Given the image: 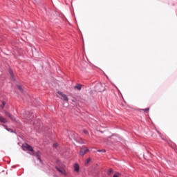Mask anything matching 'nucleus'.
<instances>
[{
    "label": "nucleus",
    "mask_w": 177,
    "mask_h": 177,
    "mask_svg": "<svg viewBox=\"0 0 177 177\" xmlns=\"http://www.w3.org/2000/svg\"><path fill=\"white\" fill-rule=\"evenodd\" d=\"M22 149L24 151H30L29 154L31 156H34V149H32V146H30L28 144L25 143L22 145Z\"/></svg>",
    "instance_id": "nucleus-1"
},
{
    "label": "nucleus",
    "mask_w": 177,
    "mask_h": 177,
    "mask_svg": "<svg viewBox=\"0 0 177 177\" xmlns=\"http://www.w3.org/2000/svg\"><path fill=\"white\" fill-rule=\"evenodd\" d=\"M95 89L96 92H103L104 91V84L102 83H97L95 85Z\"/></svg>",
    "instance_id": "nucleus-2"
},
{
    "label": "nucleus",
    "mask_w": 177,
    "mask_h": 177,
    "mask_svg": "<svg viewBox=\"0 0 177 177\" xmlns=\"http://www.w3.org/2000/svg\"><path fill=\"white\" fill-rule=\"evenodd\" d=\"M89 151V149L86 148V147H83L80 149V151L79 153L80 156H84Z\"/></svg>",
    "instance_id": "nucleus-3"
},
{
    "label": "nucleus",
    "mask_w": 177,
    "mask_h": 177,
    "mask_svg": "<svg viewBox=\"0 0 177 177\" xmlns=\"http://www.w3.org/2000/svg\"><path fill=\"white\" fill-rule=\"evenodd\" d=\"M57 93H58V95H60V96H62L60 97V99H62V100H64L65 102H68V97H67L66 95V94L63 93V92H62V91H58Z\"/></svg>",
    "instance_id": "nucleus-4"
},
{
    "label": "nucleus",
    "mask_w": 177,
    "mask_h": 177,
    "mask_svg": "<svg viewBox=\"0 0 177 177\" xmlns=\"http://www.w3.org/2000/svg\"><path fill=\"white\" fill-rule=\"evenodd\" d=\"M57 171H58V172H59V174H62V175H67V173L66 172V170L63 168H59V167H56Z\"/></svg>",
    "instance_id": "nucleus-5"
},
{
    "label": "nucleus",
    "mask_w": 177,
    "mask_h": 177,
    "mask_svg": "<svg viewBox=\"0 0 177 177\" xmlns=\"http://www.w3.org/2000/svg\"><path fill=\"white\" fill-rule=\"evenodd\" d=\"M4 114L6 117H9V118H10V120H12V121L16 120V118H15V117L13 115H10V113H8L7 111H5Z\"/></svg>",
    "instance_id": "nucleus-6"
},
{
    "label": "nucleus",
    "mask_w": 177,
    "mask_h": 177,
    "mask_svg": "<svg viewBox=\"0 0 177 177\" xmlns=\"http://www.w3.org/2000/svg\"><path fill=\"white\" fill-rule=\"evenodd\" d=\"M9 73L10 75V78L12 81H16V79L15 78V75L13 74V71L10 69Z\"/></svg>",
    "instance_id": "nucleus-7"
},
{
    "label": "nucleus",
    "mask_w": 177,
    "mask_h": 177,
    "mask_svg": "<svg viewBox=\"0 0 177 177\" xmlns=\"http://www.w3.org/2000/svg\"><path fill=\"white\" fill-rule=\"evenodd\" d=\"M74 171H75V172H79V171H80V165H78L77 163H75V164L74 165Z\"/></svg>",
    "instance_id": "nucleus-8"
},
{
    "label": "nucleus",
    "mask_w": 177,
    "mask_h": 177,
    "mask_svg": "<svg viewBox=\"0 0 177 177\" xmlns=\"http://www.w3.org/2000/svg\"><path fill=\"white\" fill-rule=\"evenodd\" d=\"M74 88L77 89V91H81V89H82V86L80 84H77Z\"/></svg>",
    "instance_id": "nucleus-9"
},
{
    "label": "nucleus",
    "mask_w": 177,
    "mask_h": 177,
    "mask_svg": "<svg viewBox=\"0 0 177 177\" xmlns=\"http://www.w3.org/2000/svg\"><path fill=\"white\" fill-rule=\"evenodd\" d=\"M0 122H3V124H6V122H8V120H6V119L3 118L2 116H0Z\"/></svg>",
    "instance_id": "nucleus-10"
},
{
    "label": "nucleus",
    "mask_w": 177,
    "mask_h": 177,
    "mask_svg": "<svg viewBox=\"0 0 177 177\" xmlns=\"http://www.w3.org/2000/svg\"><path fill=\"white\" fill-rule=\"evenodd\" d=\"M35 156H36V158H37V160H39V161H40V162H41V158H39V156H41V152H39V151H37L36 153H35Z\"/></svg>",
    "instance_id": "nucleus-11"
},
{
    "label": "nucleus",
    "mask_w": 177,
    "mask_h": 177,
    "mask_svg": "<svg viewBox=\"0 0 177 177\" xmlns=\"http://www.w3.org/2000/svg\"><path fill=\"white\" fill-rule=\"evenodd\" d=\"M75 140H76L77 143H80V145H84V141H82V139H81V138H77Z\"/></svg>",
    "instance_id": "nucleus-12"
},
{
    "label": "nucleus",
    "mask_w": 177,
    "mask_h": 177,
    "mask_svg": "<svg viewBox=\"0 0 177 177\" xmlns=\"http://www.w3.org/2000/svg\"><path fill=\"white\" fill-rule=\"evenodd\" d=\"M17 88L20 91V92H23V88H21V86H17Z\"/></svg>",
    "instance_id": "nucleus-13"
},
{
    "label": "nucleus",
    "mask_w": 177,
    "mask_h": 177,
    "mask_svg": "<svg viewBox=\"0 0 177 177\" xmlns=\"http://www.w3.org/2000/svg\"><path fill=\"white\" fill-rule=\"evenodd\" d=\"M6 104V103L5 102V101H3V102H2V104L1 105V109H3V107H5V105Z\"/></svg>",
    "instance_id": "nucleus-14"
},
{
    "label": "nucleus",
    "mask_w": 177,
    "mask_h": 177,
    "mask_svg": "<svg viewBox=\"0 0 177 177\" xmlns=\"http://www.w3.org/2000/svg\"><path fill=\"white\" fill-rule=\"evenodd\" d=\"M113 172V169H109L108 171V175H111V173Z\"/></svg>",
    "instance_id": "nucleus-15"
},
{
    "label": "nucleus",
    "mask_w": 177,
    "mask_h": 177,
    "mask_svg": "<svg viewBox=\"0 0 177 177\" xmlns=\"http://www.w3.org/2000/svg\"><path fill=\"white\" fill-rule=\"evenodd\" d=\"M98 153H106V150L102 149V150H97Z\"/></svg>",
    "instance_id": "nucleus-16"
},
{
    "label": "nucleus",
    "mask_w": 177,
    "mask_h": 177,
    "mask_svg": "<svg viewBox=\"0 0 177 177\" xmlns=\"http://www.w3.org/2000/svg\"><path fill=\"white\" fill-rule=\"evenodd\" d=\"M89 162H91V158H88V159H86V164H89Z\"/></svg>",
    "instance_id": "nucleus-17"
},
{
    "label": "nucleus",
    "mask_w": 177,
    "mask_h": 177,
    "mask_svg": "<svg viewBox=\"0 0 177 177\" xmlns=\"http://www.w3.org/2000/svg\"><path fill=\"white\" fill-rule=\"evenodd\" d=\"M83 133L85 134V135H88V131L86 130H83Z\"/></svg>",
    "instance_id": "nucleus-18"
},
{
    "label": "nucleus",
    "mask_w": 177,
    "mask_h": 177,
    "mask_svg": "<svg viewBox=\"0 0 177 177\" xmlns=\"http://www.w3.org/2000/svg\"><path fill=\"white\" fill-rule=\"evenodd\" d=\"M3 127H4L5 129H6L7 131H10L9 129H8V127L6 126L3 125Z\"/></svg>",
    "instance_id": "nucleus-19"
},
{
    "label": "nucleus",
    "mask_w": 177,
    "mask_h": 177,
    "mask_svg": "<svg viewBox=\"0 0 177 177\" xmlns=\"http://www.w3.org/2000/svg\"><path fill=\"white\" fill-rule=\"evenodd\" d=\"M149 110H150V108H147V109H144V111H149Z\"/></svg>",
    "instance_id": "nucleus-20"
},
{
    "label": "nucleus",
    "mask_w": 177,
    "mask_h": 177,
    "mask_svg": "<svg viewBox=\"0 0 177 177\" xmlns=\"http://www.w3.org/2000/svg\"><path fill=\"white\" fill-rule=\"evenodd\" d=\"M34 118V115H30V117H29V120H32V119H33Z\"/></svg>",
    "instance_id": "nucleus-21"
},
{
    "label": "nucleus",
    "mask_w": 177,
    "mask_h": 177,
    "mask_svg": "<svg viewBox=\"0 0 177 177\" xmlns=\"http://www.w3.org/2000/svg\"><path fill=\"white\" fill-rule=\"evenodd\" d=\"M53 147H57V143H55V144L53 145Z\"/></svg>",
    "instance_id": "nucleus-22"
},
{
    "label": "nucleus",
    "mask_w": 177,
    "mask_h": 177,
    "mask_svg": "<svg viewBox=\"0 0 177 177\" xmlns=\"http://www.w3.org/2000/svg\"><path fill=\"white\" fill-rule=\"evenodd\" d=\"M113 177H118V175L114 174V175H113Z\"/></svg>",
    "instance_id": "nucleus-23"
}]
</instances>
